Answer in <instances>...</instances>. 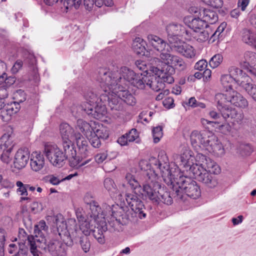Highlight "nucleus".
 I'll use <instances>...</instances> for the list:
<instances>
[{
  "label": "nucleus",
  "mask_w": 256,
  "mask_h": 256,
  "mask_svg": "<svg viewBox=\"0 0 256 256\" xmlns=\"http://www.w3.org/2000/svg\"><path fill=\"white\" fill-rule=\"evenodd\" d=\"M46 220L48 222L53 226L56 227L60 235V230L62 231V229L66 228L64 217L60 214H58L56 215L48 216H46Z\"/></svg>",
  "instance_id": "obj_32"
},
{
  "label": "nucleus",
  "mask_w": 256,
  "mask_h": 256,
  "mask_svg": "<svg viewBox=\"0 0 256 256\" xmlns=\"http://www.w3.org/2000/svg\"><path fill=\"white\" fill-rule=\"evenodd\" d=\"M256 63V53L252 51H246L240 60V64L246 70L252 69Z\"/></svg>",
  "instance_id": "obj_29"
},
{
  "label": "nucleus",
  "mask_w": 256,
  "mask_h": 256,
  "mask_svg": "<svg viewBox=\"0 0 256 256\" xmlns=\"http://www.w3.org/2000/svg\"><path fill=\"white\" fill-rule=\"evenodd\" d=\"M175 50L186 58H193L196 56V50L190 44L183 42L178 41L172 45Z\"/></svg>",
  "instance_id": "obj_21"
},
{
  "label": "nucleus",
  "mask_w": 256,
  "mask_h": 256,
  "mask_svg": "<svg viewBox=\"0 0 256 256\" xmlns=\"http://www.w3.org/2000/svg\"><path fill=\"white\" fill-rule=\"evenodd\" d=\"M142 74H136L126 66L122 67L118 72L116 68L112 70L106 68L99 70L97 80L103 90L107 93L108 104L114 114L118 117L124 112L123 102L130 106L136 104L134 96L124 86H120L122 77L132 85L141 90L144 89Z\"/></svg>",
  "instance_id": "obj_1"
},
{
  "label": "nucleus",
  "mask_w": 256,
  "mask_h": 256,
  "mask_svg": "<svg viewBox=\"0 0 256 256\" xmlns=\"http://www.w3.org/2000/svg\"><path fill=\"white\" fill-rule=\"evenodd\" d=\"M1 152V151H0ZM12 150L2 151L0 158L2 161L6 164H8L12 160Z\"/></svg>",
  "instance_id": "obj_53"
},
{
  "label": "nucleus",
  "mask_w": 256,
  "mask_h": 256,
  "mask_svg": "<svg viewBox=\"0 0 256 256\" xmlns=\"http://www.w3.org/2000/svg\"><path fill=\"white\" fill-rule=\"evenodd\" d=\"M152 136L154 142L158 143L163 136L162 128L161 126H158L154 128L152 130Z\"/></svg>",
  "instance_id": "obj_51"
},
{
  "label": "nucleus",
  "mask_w": 256,
  "mask_h": 256,
  "mask_svg": "<svg viewBox=\"0 0 256 256\" xmlns=\"http://www.w3.org/2000/svg\"><path fill=\"white\" fill-rule=\"evenodd\" d=\"M86 106H89V104L93 106L94 117L98 119L101 118L102 116L106 113V107L104 106H98L97 104L98 100L97 96L92 92H89L86 95Z\"/></svg>",
  "instance_id": "obj_18"
},
{
  "label": "nucleus",
  "mask_w": 256,
  "mask_h": 256,
  "mask_svg": "<svg viewBox=\"0 0 256 256\" xmlns=\"http://www.w3.org/2000/svg\"><path fill=\"white\" fill-rule=\"evenodd\" d=\"M160 169L164 181L175 192L178 198L182 200L184 195L196 199L200 196L201 192L197 182L190 178L184 176L175 163H172V169L166 163L162 164Z\"/></svg>",
  "instance_id": "obj_2"
},
{
  "label": "nucleus",
  "mask_w": 256,
  "mask_h": 256,
  "mask_svg": "<svg viewBox=\"0 0 256 256\" xmlns=\"http://www.w3.org/2000/svg\"><path fill=\"white\" fill-rule=\"evenodd\" d=\"M160 57L162 62L170 66L168 70H171L172 72H174V68L180 70H184L187 67L182 58L171 54L167 52L160 54Z\"/></svg>",
  "instance_id": "obj_15"
},
{
  "label": "nucleus",
  "mask_w": 256,
  "mask_h": 256,
  "mask_svg": "<svg viewBox=\"0 0 256 256\" xmlns=\"http://www.w3.org/2000/svg\"><path fill=\"white\" fill-rule=\"evenodd\" d=\"M59 130L64 150L71 156H75L76 153L72 142L74 138V128L68 123L63 122L60 124Z\"/></svg>",
  "instance_id": "obj_9"
},
{
  "label": "nucleus",
  "mask_w": 256,
  "mask_h": 256,
  "mask_svg": "<svg viewBox=\"0 0 256 256\" xmlns=\"http://www.w3.org/2000/svg\"><path fill=\"white\" fill-rule=\"evenodd\" d=\"M156 73L150 70L146 75H143L142 82L144 84V89L146 86H148L153 90L158 92L164 88V82L160 80V78Z\"/></svg>",
  "instance_id": "obj_16"
},
{
  "label": "nucleus",
  "mask_w": 256,
  "mask_h": 256,
  "mask_svg": "<svg viewBox=\"0 0 256 256\" xmlns=\"http://www.w3.org/2000/svg\"><path fill=\"white\" fill-rule=\"evenodd\" d=\"M215 101L218 111L222 115L223 120L231 118L236 122L243 119V114L238 112L235 108L229 107L232 104L240 108H246L248 106L247 100L236 90H227L224 93H218L215 96Z\"/></svg>",
  "instance_id": "obj_3"
},
{
  "label": "nucleus",
  "mask_w": 256,
  "mask_h": 256,
  "mask_svg": "<svg viewBox=\"0 0 256 256\" xmlns=\"http://www.w3.org/2000/svg\"><path fill=\"white\" fill-rule=\"evenodd\" d=\"M105 188L108 192L111 197L116 196L118 192L114 180L110 178H106L104 182Z\"/></svg>",
  "instance_id": "obj_45"
},
{
  "label": "nucleus",
  "mask_w": 256,
  "mask_h": 256,
  "mask_svg": "<svg viewBox=\"0 0 256 256\" xmlns=\"http://www.w3.org/2000/svg\"><path fill=\"white\" fill-rule=\"evenodd\" d=\"M129 142H132L138 138V134L136 129H132L128 134H126Z\"/></svg>",
  "instance_id": "obj_57"
},
{
  "label": "nucleus",
  "mask_w": 256,
  "mask_h": 256,
  "mask_svg": "<svg viewBox=\"0 0 256 256\" xmlns=\"http://www.w3.org/2000/svg\"><path fill=\"white\" fill-rule=\"evenodd\" d=\"M166 163L168 164V169H172V163H170L167 156L164 154L161 153L158 155V159L154 157H151L148 160H142L139 162V166L142 170H150L152 165H154L159 168L162 176V172L161 166L163 165L162 164Z\"/></svg>",
  "instance_id": "obj_14"
},
{
  "label": "nucleus",
  "mask_w": 256,
  "mask_h": 256,
  "mask_svg": "<svg viewBox=\"0 0 256 256\" xmlns=\"http://www.w3.org/2000/svg\"><path fill=\"white\" fill-rule=\"evenodd\" d=\"M126 179L135 194L140 192L142 188L134 176L128 173L126 176Z\"/></svg>",
  "instance_id": "obj_43"
},
{
  "label": "nucleus",
  "mask_w": 256,
  "mask_h": 256,
  "mask_svg": "<svg viewBox=\"0 0 256 256\" xmlns=\"http://www.w3.org/2000/svg\"><path fill=\"white\" fill-rule=\"evenodd\" d=\"M222 60V56L220 54H216L210 58L209 62V64L212 68H214L219 66Z\"/></svg>",
  "instance_id": "obj_50"
},
{
  "label": "nucleus",
  "mask_w": 256,
  "mask_h": 256,
  "mask_svg": "<svg viewBox=\"0 0 256 256\" xmlns=\"http://www.w3.org/2000/svg\"><path fill=\"white\" fill-rule=\"evenodd\" d=\"M206 4L214 8H220L223 5L222 0H201Z\"/></svg>",
  "instance_id": "obj_55"
},
{
  "label": "nucleus",
  "mask_w": 256,
  "mask_h": 256,
  "mask_svg": "<svg viewBox=\"0 0 256 256\" xmlns=\"http://www.w3.org/2000/svg\"><path fill=\"white\" fill-rule=\"evenodd\" d=\"M245 88L244 90L252 98L256 101V85L252 83V80L250 77V80L248 81H246Z\"/></svg>",
  "instance_id": "obj_47"
},
{
  "label": "nucleus",
  "mask_w": 256,
  "mask_h": 256,
  "mask_svg": "<svg viewBox=\"0 0 256 256\" xmlns=\"http://www.w3.org/2000/svg\"><path fill=\"white\" fill-rule=\"evenodd\" d=\"M14 146L13 138L8 134L0 138V151L12 150Z\"/></svg>",
  "instance_id": "obj_35"
},
{
  "label": "nucleus",
  "mask_w": 256,
  "mask_h": 256,
  "mask_svg": "<svg viewBox=\"0 0 256 256\" xmlns=\"http://www.w3.org/2000/svg\"><path fill=\"white\" fill-rule=\"evenodd\" d=\"M18 239V242H23L25 244L26 242L28 241L30 252L33 256H38V248H42L43 244L46 242V240L44 238L40 239L38 236H28L23 230L19 232Z\"/></svg>",
  "instance_id": "obj_13"
},
{
  "label": "nucleus",
  "mask_w": 256,
  "mask_h": 256,
  "mask_svg": "<svg viewBox=\"0 0 256 256\" xmlns=\"http://www.w3.org/2000/svg\"><path fill=\"white\" fill-rule=\"evenodd\" d=\"M30 152L27 148H20L14 154V165L15 168L20 170L26 166L30 158Z\"/></svg>",
  "instance_id": "obj_19"
},
{
  "label": "nucleus",
  "mask_w": 256,
  "mask_h": 256,
  "mask_svg": "<svg viewBox=\"0 0 256 256\" xmlns=\"http://www.w3.org/2000/svg\"><path fill=\"white\" fill-rule=\"evenodd\" d=\"M166 31L168 40L172 45L180 41L178 36H184L186 40H191L189 32L180 24L170 23L166 26Z\"/></svg>",
  "instance_id": "obj_12"
},
{
  "label": "nucleus",
  "mask_w": 256,
  "mask_h": 256,
  "mask_svg": "<svg viewBox=\"0 0 256 256\" xmlns=\"http://www.w3.org/2000/svg\"><path fill=\"white\" fill-rule=\"evenodd\" d=\"M202 18L206 24H214L218 20V16L216 12L210 10H204L202 12ZM202 15V14H200Z\"/></svg>",
  "instance_id": "obj_40"
},
{
  "label": "nucleus",
  "mask_w": 256,
  "mask_h": 256,
  "mask_svg": "<svg viewBox=\"0 0 256 256\" xmlns=\"http://www.w3.org/2000/svg\"><path fill=\"white\" fill-rule=\"evenodd\" d=\"M90 142L92 146L95 148H98L101 146L100 138L96 137V136H92V137H89Z\"/></svg>",
  "instance_id": "obj_60"
},
{
  "label": "nucleus",
  "mask_w": 256,
  "mask_h": 256,
  "mask_svg": "<svg viewBox=\"0 0 256 256\" xmlns=\"http://www.w3.org/2000/svg\"><path fill=\"white\" fill-rule=\"evenodd\" d=\"M130 208L136 214H138V216L140 218L146 217V214L143 212L144 206L140 199L137 200L136 202H134V204H132Z\"/></svg>",
  "instance_id": "obj_46"
},
{
  "label": "nucleus",
  "mask_w": 256,
  "mask_h": 256,
  "mask_svg": "<svg viewBox=\"0 0 256 256\" xmlns=\"http://www.w3.org/2000/svg\"><path fill=\"white\" fill-rule=\"evenodd\" d=\"M84 200L86 204L89 205L90 212L88 215L90 218H92L96 224L94 230V238L100 244H103L105 242L104 232H106L108 228L104 216V212L102 211V206H100L90 193L86 194Z\"/></svg>",
  "instance_id": "obj_6"
},
{
  "label": "nucleus",
  "mask_w": 256,
  "mask_h": 256,
  "mask_svg": "<svg viewBox=\"0 0 256 256\" xmlns=\"http://www.w3.org/2000/svg\"><path fill=\"white\" fill-rule=\"evenodd\" d=\"M22 65L23 62L22 60H17L11 68L12 72L14 74H16L21 69Z\"/></svg>",
  "instance_id": "obj_59"
},
{
  "label": "nucleus",
  "mask_w": 256,
  "mask_h": 256,
  "mask_svg": "<svg viewBox=\"0 0 256 256\" xmlns=\"http://www.w3.org/2000/svg\"><path fill=\"white\" fill-rule=\"evenodd\" d=\"M147 176L148 179L142 184L140 192L142 198L157 204L163 203L167 205L171 204L172 199L170 194L158 181V176L150 170L148 173Z\"/></svg>",
  "instance_id": "obj_5"
},
{
  "label": "nucleus",
  "mask_w": 256,
  "mask_h": 256,
  "mask_svg": "<svg viewBox=\"0 0 256 256\" xmlns=\"http://www.w3.org/2000/svg\"><path fill=\"white\" fill-rule=\"evenodd\" d=\"M206 156L202 153L198 152L196 157L194 155L193 152L188 148H183L182 153L180 156L176 155L178 160H180L181 164L185 168V170L189 172V174L192 172L193 168L198 166V156Z\"/></svg>",
  "instance_id": "obj_11"
},
{
  "label": "nucleus",
  "mask_w": 256,
  "mask_h": 256,
  "mask_svg": "<svg viewBox=\"0 0 256 256\" xmlns=\"http://www.w3.org/2000/svg\"><path fill=\"white\" fill-rule=\"evenodd\" d=\"M22 247L24 249L28 248L26 245L23 242L12 243L9 244L8 250V252L10 254L14 253L16 254L18 252L20 251V249Z\"/></svg>",
  "instance_id": "obj_49"
},
{
  "label": "nucleus",
  "mask_w": 256,
  "mask_h": 256,
  "mask_svg": "<svg viewBox=\"0 0 256 256\" xmlns=\"http://www.w3.org/2000/svg\"><path fill=\"white\" fill-rule=\"evenodd\" d=\"M198 158V166L193 168L190 174L206 186L215 188L218 184V180L214 174L220 173V167L206 156H199Z\"/></svg>",
  "instance_id": "obj_4"
},
{
  "label": "nucleus",
  "mask_w": 256,
  "mask_h": 256,
  "mask_svg": "<svg viewBox=\"0 0 256 256\" xmlns=\"http://www.w3.org/2000/svg\"><path fill=\"white\" fill-rule=\"evenodd\" d=\"M174 100L171 97H168L165 98L163 101V104L164 106L168 108H170L174 106Z\"/></svg>",
  "instance_id": "obj_64"
},
{
  "label": "nucleus",
  "mask_w": 256,
  "mask_h": 256,
  "mask_svg": "<svg viewBox=\"0 0 256 256\" xmlns=\"http://www.w3.org/2000/svg\"><path fill=\"white\" fill-rule=\"evenodd\" d=\"M92 136L102 140H106L110 135V130L108 128L98 122H96L92 132Z\"/></svg>",
  "instance_id": "obj_33"
},
{
  "label": "nucleus",
  "mask_w": 256,
  "mask_h": 256,
  "mask_svg": "<svg viewBox=\"0 0 256 256\" xmlns=\"http://www.w3.org/2000/svg\"><path fill=\"white\" fill-rule=\"evenodd\" d=\"M209 115L210 116V118H213L214 120L220 119V121H218L216 122L218 124L222 123L224 122H225L226 120V119L223 120L222 119L223 117H222V118H221V116H220V114L214 110H212V111L210 112Z\"/></svg>",
  "instance_id": "obj_62"
},
{
  "label": "nucleus",
  "mask_w": 256,
  "mask_h": 256,
  "mask_svg": "<svg viewBox=\"0 0 256 256\" xmlns=\"http://www.w3.org/2000/svg\"><path fill=\"white\" fill-rule=\"evenodd\" d=\"M150 71L152 72H157L156 74H158L160 80L164 82V84L165 83L170 84L174 82V78L172 76V74L170 72H164L156 67L152 66L150 68Z\"/></svg>",
  "instance_id": "obj_37"
},
{
  "label": "nucleus",
  "mask_w": 256,
  "mask_h": 256,
  "mask_svg": "<svg viewBox=\"0 0 256 256\" xmlns=\"http://www.w3.org/2000/svg\"><path fill=\"white\" fill-rule=\"evenodd\" d=\"M184 22L188 27L193 30V32L202 30L204 28H207L208 26V24L205 22L204 20L199 18H193L190 16H186L184 18Z\"/></svg>",
  "instance_id": "obj_25"
},
{
  "label": "nucleus",
  "mask_w": 256,
  "mask_h": 256,
  "mask_svg": "<svg viewBox=\"0 0 256 256\" xmlns=\"http://www.w3.org/2000/svg\"><path fill=\"white\" fill-rule=\"evenodd\" d=\"M44 153L50 164L58 168L62 166L68 158L75 160V156H71L68 153L64 152L56 144L52 142L44 144Z\"/></svg>",
  "instance_id": "obj_8"
},
{
  "label": "nucleus",
  "mask_w": 256,
  "mask_h": 256,
  "mask_svg": "<svg viewBox=\"0 0 256 256\" xmlns=\"http://www.w3.org/2000/svg\"><path fill=\"white\" fill-rule=\"evenodd\" d=\"M75 160L74 158H70V162H72V164L74 166H85L86 164L89 163L92 159V156L90 155V153L89 154L88 157L86 158H82L80 156V158H78V160L76 158V156H75Z\"/></svg>",
  "instance_id": "obj_48"
},
{
  "label": "nucleus",
  "mask_w": 256,
  "mask_h": 256,
  "mask_svg": "<svg viewBox=\"0 0 256 256\" xmlns=\"http://www.w3.org/2000/svg\"><path fill=\"white\" fill-rule=\"evenodd\" d=\"M102 211L104 212V220L107 218L112 216L116 219H121V222L126 223L129 218V212L127 206H120L118 204H113L110 206L106 203L102 204Z\"/></svg>",
  "instance_id": "obj_10"
},
{
  "label": "nucleus",
  "mask_w": 256,
  "mask_h": 256,
  "mask_svg": "<svg viewBox=\"0 0 256 256\" xmlns=\"http://www.w3.org/2000/svg\"><path fill=\"white\" fill-rule=\"evenodd\" d=\"M30 166L34 172H40L44 168L46 160L44 155L40 152H32L30 156Z\"/></svg>",
  "instance_id": "obj_20"
},
{
  "label": "nucleus",
  "mask_w": 256,
  "mask_h": 256,
  "mask_svg": "<svg viewBox=\"0 0 256 256\" xmlns=\"http://www.w3.org/2000/svg\"><path fill=\"white\" fill-rule=\"evenodd\" d=\"M74 139L78 148L80 154L84 158L88 157L90 152L88 150L87 140L80 133H75Z\"/></svg>",
  "instance_id": "obj_30"
},
{
  "label": "nucleus",
  "mask_w": 256,
  "mask_h": 256,
  "mask_svg": "<svg viewBox=\"0 0 256 256\" xmlns=\"http://www.w3.org/2000/svg\"><path fill=\"white\" fill-rule=\"evenodd\" d=\"M229 74H222L220 77V83L225 92L227 90H234L232 88V84L235 82L238 86L243 90L245 88L246 81L250 80V76L238 67L232 66L228 69Z\"/></svg>",
  "instance_id": "obj_7"
},
{
  "label": "nucleus",
  "mask_w": 256,
  "mask_h": 256,
  "mask_svg": "<svg viewBox=\"0 0 256 256\" xmlns=\"http://www.w3.org/2000/svg\"><path fill=\"white\" fill-rule=\"evenodd\" d=\"M20 104L18 102H12L4 104L3 109L0 113L2 119L4 122H8L10 120L11 116L17 113L20 110Z\"/></svg>",
  "instance_id": "obj_22"
},
{
  "label": "nucleus",
  "mask_w": 256,
  "mask_h": 256,
  "mask_svg": "<svg viewBox=\"0 0 256 256\" xmlns=\"http://www.w3.org/2000/svg\"><path fill=\"white\" fill-rule=\"evenodd\" d=\"M48 226H46V222L44 220H41L39 222L35 225L34 228V236H38V238L41 239L44 238L45 240L44 233L47 232Z\"/></svg>",
  "instance_id": "obj_41"
},
{
  "label": "nucleus",
  "mask_w": 256,
  "mask_h": 256,
  "mask_svg": "<svg viewBox=\"0 0 256 256\" xmlns=\"http://www.w3.org/2000/svg\"><path fill=\"white\" fill-rule=\"evenodd\" d=\"M43 244L42 248L46 252L52 256H65L66 255V246L61 242L53 240H50L47 244Z\"/></svg>",
  "instance_id": "obj_17"
},
{
  "label": "nucleus",
  "mask_w": 256,
  "mask_h": 256,
  "mask_svg": "<svg viewBox=\"0 0 256 256\" xmlns=\"http://www.w3.org/2000/svg\"><path fill=\"white\" fill-rule=\"evenodd\" d=\"M95 124L96 122L88 123L82 119H78L77 121V128L87 138H89L92 136Z\"/></svg>",
  "instance_id": "obj_31"
},
{
  "label": "nucleus",
  "mask_w": 256,
  "mask_h": 256,
  "mask_svg": "<svg viewBox=\"0 0 256 256\" xmlns=\"http://www.w3.org/2000/svg\"><path fill=\"white\" fill-rule=\"evenodd\" d=\"M16 185L18 187L17 191L20 193L21 196H28V194L27 189L28 186V184H24L22 182L18 181L16 182Z\"/></svg>",
  "instance_id": "obj_54"
},
{
  "label": "nucleus",
  "mask_w": 256,
  "mask_h": 256,
  "mask_svg": "<svg viewBox=\"0 0 256 256\" xmlns=\"http://www.w3.org/2000/svg\"><path fill=\"white\" fill-rule=\"evenodd\" d=\"M208 145L206 149L209 152H212L218 155H222L224 154V148L222 144L218 142V140H210V142Z\"/></svg>",
  "instance_id": "obj_39"
},
{
  "label": "nucleus",
  "mask_w": 256,
  "mask_h": 256,
  "mask_svg": "<svg viewBox=\"0 0 256 256\" xmlns=\"http://www.w3.org/2000/svg\"><path fill=\"white\" fill-rule=\"evenodd\" d=\"M108 157V153L106 152L98 153L95 156L94 159L98 164L102 163Z\"/></svg>",
  "instance_id": "obj_58"
},
{
  "label": "nucleus",
  "mask_w": 256,
  "mask_h": 256,
  "mask_svg": "<svg viewBox=\"0 0 256 256\" xmlns=\"http://www.w3.org/2000/svg\"><path fill=\"white\" fill-rule=\"evenodd\" d=\"M58 0H44L46 4L50 6L57 2ZM66 9L74 7L78 8L80 6L84 5V0H61Z\"/></svg>",
  "instance_id": "obj_34"
},
{
  "label": "nucleus",
  "mask_w": 256,
  "mask_h": 256,
  "mask_svg": "<svg viewBox=\"0 0 256 256\" xmlns=\"http://www.w3.org/2000/svg\"><path fill=\"white\" fill-rule=\"evenodd\" d=\"M240 38L244 44L256 49V32L244 28L240 32Z\"/></svg>",
  "instance_id": "obj_27"
},
{
  "label": "nucleus",
  "mask_w": 256,
  "mask_h": 256,
  "mask_svg": "<svg viewBox=\"0 0 256 256\" xmlns=\"http://www.w3.org/2000/svg\"><path fill=\"white\" fill-rule=\"evenodd\" d=\"M189 36L193 38L199 42H204L207 40L210 36V34L206 28H204L202 30H198L196 32H192Z\"/></svg>",
  "instance_id": "obj_44"
},
{
  "label": "nucleus",
  "mask_w": 256,
  "mask_h": 256,
  "mask_svg": "<svg viewBox=\"0 0 256 256\" xmlns=\"http://www.w3.org/2000/svg\"><path fill=\"white\" fill-rule=\"evenodd\" d=\"M125 196L126 201L130 207L140 199L137 196L132 194H126Z\"/></svg>",
  "instance_id": "obj_56"
},
{
  "label": "nucleus",
  "mask_w": 256,
  "mask_h": 256,
  "mask_svg": "<svg viewBox=\"0 0 256 256\" xmlns=\"http://www.w3.org/2000/svg\"><path fill=\"white\" fill-rule=\"evenodd\" d=\"M207 62L204 60H202L196 64L194 68L196 70H202L207 66Z\"/></svg>",
  "instance_id": "obj_63"
},
{
  "label": "nucleus",
  "mask_w": 256,
  "mask_h": 256,
  "mask_svg": "<svg viewBox=\"0 0 256 256\" xmlns=\"http://www.w3.org/2000/svg\"><path fill=\"white\" fill-rule=\"evenodd\" d=\"M90 221L86 220L83 222L79 224L78 229H76L74 232L79 236L81 234H82L84 236H87L90 234L92 230L94 232L95 230V226H96V222L92 218H91ZM94 236V234H93Z\"/></svg>",
  "instance_id": "obj_28"
},
{
  "label": "nucleus",
  "mask_w": 256,
  "mask_h": 256,
  "mask_svg": "<svg viewBox=\"0 0 256 256\" xmlns=\"http://www.w3.org/2000/svg\"><path fill=\"white\" fill-rule=\"evenodd\" d=\"M71 112L75 117H80L86 114L92 115L94 116L93 106L89 104L86 106V104L82 102L80 104H73L70 108Z\"/></svg>",
  "instance_id": "obj_24"
},
{
  "label": "nucleus",
  "mask_w": 256,
  "mask_h": 256,
  "mask_svg": "<svg viewBox=\"0 0 256 256\" xmlns=\"http://www.w3.org/2000/svg\"><path fill=\"white\" fill-rule=\"evenodd\" d=\"M145 42L140 38H136L134 40L132 44V48L134 52L138 54H144L146 50Z\"/></svg>",
  "instance_id": "obj_42"
},
{
  "label": "nucleus",
  "mask_w": 256,
  "mask_h": 256,
  "mask_svg": "<svg viewBox=\"0 0 256 256\" xmlns=\"http://www.w3.org/2000/svg\"><path fill=\"white\" fill-rule=\"evenodd\" d=\"M147 40L148 44L151 46L154 50L160 54L166 52V46L168 47L166 42L159 36L154 35L148 34L147 36Z\"/></svg>",
  "instance_id": "obj_23"
},
{
  "label": "nucleus",
  "mask_w": 256,
  "mask_h": 256,
  "mask_svg": "<svg viewBox=\"0 0 256 256\" xmlns=\"http://www.w3.org/2000/svg\"><path fill=\"white\" fill-rule=\"evenodd\" d=\"M94 3L99 8L104 4L107 6H112L114 4L112 0H84V6L88 10L93 7Z\"/></svg>",
  "instance_id": "obj_36"
},
{
  "label": "nucleus",
  "mask_w": 256,
  "mask_h": 256,
  "mask_svg": "<svg viewBox=\"0 0 256 256\" xmlns=\"http://www.w3.org/2000/svg\"><path fill=\"white\" fill-rule=\"evenodd\" d=\"M4 234V230H0V256H2L3 250H4V244L5 242Z\"/></svg>",
  "instance_id": "obj_61"
},
{
  "label": "nucleus",
  "mask_w": 256,
  "mask_h": 256,
  "mask_svg": "<svg viewBox=\"0 0 256 256\" xmlns=\"http://www.w3.org/2000/svg\"><path fill=\"white\" fill-rule=\"evenodd\" d=\"M106 223L107 226V230H110L111 232H114L116 230H120L121 228V225L124 222H121V219H116L112 216H110L107 218L106 216Z\"/></svg>",
  "instance_id": "obj_38"
},
{
  "label": "nucleus",
  "mask_w": 256,
  "mask_h": 256,
  "mask_svg": "<svg viewBox=\"0 0 256 256\" xmlns=\"http://www.w3.org/2000/svg\"><path fill=\"white\" fill-rule=\"evenodd\" d=\"M190 141L192 146L197 148L199 147L203 149L206 148L208 144L210 143V140L208 138L203 136L198 132H193L190 135Z\"/></svg>",
  "instance_id": "obj_26"
},
{
  "label": "nucleus",
  "mask_w": 256,
  "mask_h": 256,
  "mask_svg": "<svg viewBox=\"0 0 256 256\" xmlns=\"http://www.w3.org/2000/svg\"><path fill=\"white\" fill-rule=\"evenodd\" d=\"M80 244L84 252H87L90 250V244L88 238L87 236H80Z\"/></svg>",
  "instance_id": "obj_52"
}]
</instances>
